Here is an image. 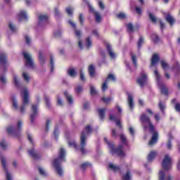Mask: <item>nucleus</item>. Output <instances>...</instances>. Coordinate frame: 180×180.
<instances>
[{"label":"nucleus","mask_w":180,"mask_h":180,"mask_svg":"<svg viewBox=\"0 0 180 180\" xmlns=\"http://www.w3.org/2000/svg\"><path fill=\"white\" fill-rule=\"evenodd\" d=\"M127 30L128 32H133V25L131 23L127 25Z\"/></svg>","instance_id":"obj_64"},{"label":"nucleus","mask_w":180,"mask_h":180,"mask_svg":"<svg viewBox=\"0 0 180 180\" xmlns=\"http://www.w3.org/2000/svg\"><path fill=\"white\" fill-rule=\"evenodd\" d=\"M50 123H51V120L47 119L46 122V131H49V130Z\"/></svg>","instance_id":"obj_52"},{"label":"nucleus","mask_w":180,"mask_h":180,"mask_svg":"<svg viewBox=\"0 0 180 180\" xmlns=\"http://www.w3.org/2000/svg\"><path fill=\"white\" fill-rule=\"evenodd\" d=\"M143 44H144V39L141 37L138 41V49H140Z\"/></svg>","instance_id":"obj_51"},{"label":"nucleus","mask_w":180,"mask_h":180,"mask_svg":"<svg viewBox=\"0 0 180 180\" xmlns=\"http://www.w3.org/2000/svg\"><path fill=\"white\" fill-rule=\"evenodd\" d=\"M79 20L81 25H84V15L83 14H82V13L79 14Z\"/></svg>","instance_id":"obj_62"},{"label":"nucleus","mask_w":180,"mask_h":180,"mask_svg":"<svg viewBox=\"0 0 180 180\" xmlns=\"http://www.w3.org/2000/svg\"><path fill=\"white\" fill-rule=\"evenodd\" d=\"M39 61L41 65H43V64L46 63V58L44 57V55L41 52H39Z\"/></svg>","instance_id":"obj_29"},{"label":"nucleus","mask_w":180,"mask_h":180,"mask_svg":"<svg viewBox=\"0 0 180 180\" xmlns=\"http://www.w3.org/2000/svg\"><path fill=\"white\" fill-rule=\"evenodd\" d=\"M89 72L90 77H94L95 75V66H94V65H90L89 66Z\"/></svg>","instance_id":"obj_33"},{"label":"nucleus","mask_w":180,"mask_h":180,"mask_svg":"<svg viewBox=\"0 0 180 180\" xmlns=\"http://www.w3.org/2000/svg\"><path fill=\"white\" fill-rule=\"evenodd\" d=\"M131 60L135 67H137V59L134 55H131Z\"/></svg>","instance_id":"obj_57"},{"label":"nucleus","mask_w":180,"mask_h":180,"mask_svg":"<svg viewBox=\"0 0 180 180\" xmlns=\"http://www.w3.org/2000/svg\"><path fill=\"white\" fill-rule=\"evenodd\" d=\"M158 61H160V57L158 54H154L151 59L150 68L158 64Z\"/></svg>","instance_id":"obj_21"},{"label":"nucleus","mask_w":180,"mask_h":180,"mask_svg":"<svg viewBox=\"0 0 180 180\" xmlns=\"http://www.w3.org/2000/svg\"><path fill=\"white\" fill-rule=\"evenodd\" d=\"M0 160L1 162V165L6 172V180H12V174L8 171V165L6 164V159L5 158V155L4 154H0Z\"/></svg>","instance_id":"obj_7"},{"label":"nucleus","mask_w":180,"mask_h":180,"mask_svg":"<svg viewBox=\"0 0 180 180\" xmlns=\"http://www.w3.org/2000/svg\"><path fill=\"white\" fill-rule=\"evenodd\" d=\"M65 96L67 98V101L68 102V103H70V105H72V96L71 95H69L68 92L65 91Z\"/></svg>","instance_id":"obj_37"},{"label":"nucleus","mask_w":180,"mask_h":180,"mask_svg":"<svg viewBox=\"0 0 180 180\" xmlns=\"http://www.w3.org/2000/svg\"><path fill=\"white\" fill-rule=\"evenodd\" d=\"M32 114L30 115L31 123L34 122V119L37 117V105H32Z\"/></svg>","instance_id":"obj_13"},{"label":"nucleus","mask_w":180,"mask_h":180,"mask_svg":"<svg viewBox=\"0 0 180 180\" xmlns=\"http://www.w3.org/2000/svg\"><path fill=\"white\" fill-rule=\"evenodd\" d=\"M130 178H131L130 170H127L126 174L123 175L122 179L123 180H130Z\"/></svg>","instance_id":"obj_40"},{"label":"nucleus","mask_w":180,"mask_h":180,"mask_svg":"<svg viewBox=\"0 0 180 180\" xmlns=\"http://www.w3.org/2000/svg\"><path fill=\"white\" fill-rule=\"evenodd\" d=\"M171 140H172V135L171 134H169V141L167 143L168 150H171V148H172V143H171Z\"/></svg>","instance_id":"obj_42"},{"label":"nucleus","mask_w":180,"mask_h":180,"mask_svg":"<svg viewBox=\"0 0 180 180\" xmlns=\"http://www.w3.org/2000/svg\"><path fill=\"white\" fill-rule=\"evenodd\" d=\"M13 82L14 86H15L17 89H22V91H27V87L22 86V84H20V79H19V77L16 76V75H13Z\"/></svg>","instance_id":"obj_9"},{"label":"nucleus","mask_w":180,"mask_h":180,"mask_svg":"<svg viewBox=\"0 0 180 180\" xmlns=\"http://www.w3.org/2000/svg\"><path fill=\"white\" fill-rule=\"evenodd\" d=\"M27 139L30 143H31L32 146H34V142H33V137H32V135L30 134H27Z\"/></svg>","instance_id":"obj_56"},{"label":"nucleus","mask_w":180,"mask_h":180,"mask_svg":"<svg viewBox=\"0 0 180 180\" xmlns=\"http://www.w3.org/2000/svg\"><path fill=\"white\" fill-rule=\"evenodd\" d=\"M160 64L162 65V70H164L165 72L169 70V65L168 64V63H167V61L162 60L160 61Z\"/></svg>","instance_id":"obj_27"},{"label":"nucleus","mask_w":180,"mask_h":180,"mask_svg":"<svg viewBox=\"0 0 180 180\" xmlns=\"http://www.w3.org/2000/svg\"><path fill=\"white\" fill-rule=\"evenodd\" d=\"M50 68H51V72H53L54 71V58L53 56H51L50 58Z\"/></svg>","instance_id":"obj_39"},{"label":"nucleus","mask_w":180,"mask_h":180,"mask_svg":"<svg viewBox=\"0 0 180 180\" xmlns=\"http://www.w3.org/2000/svg\"><path fill=\"white\" fill-rule=\"evenodd\" d=\"M7 81L8 80L6 79V77L0 76V82H1V84H6Z\"/></svg>","instance_id":"obj_54"},{"label":"nucleus","mask_w":180,"mask_h":180,"mask_svg":"<svg viewBox=\"0 0 180 180\" xmlns=\"http://www.w3.org/2000/svg\"><path fill=\"white\" fill-rule=\"evenodd\" d=\"M158 86H159L160 91H168V87H167V86H165V84H159Z\"/></svg>","instance_id":"obj_49"},{"label":"nucleus","mask_w":180,"mask_h":180,"mask_svg":"<svg viewBox=\"0 0 180 180\" xmlns=\"http://www.w3.org/2000/svg\"><path fill=\"white\" fill-rule=\"evenodd\" d=\"M165 20H167V22H168V23H169V25L171 26H172V25H174V23H175V19H174V17H172V15H171V14H167L165 16Z\"/></svg>","instance_id":"obj_24"},{"label":"nucleus","mask_w":180,"mask_h":180,"mask_svg":"<svg viewBox=\"0 0 180 180\" xmlns=\"http://www.w3.org/2000/svg\"><path fill=\"white\" fill-rule=\"evenodd\" d=\"M22 126H23V121L18 120L16 125H9L7 127V132L10 136L13 137L19 138L20 136V132L22 131Z\"/></svg>","instance_id":"obj_5"},{"label":"nucleus","mask_w":180,"mask_h":180,"mask_svg":"<svg viewBox=\"0 0 180 180\" xmlns=\"http://www.w3.org/2000/svg\"><path fill=\"white\" fill-rule=\"evenodd\" d=\"M91 167H92V165H91V163L86 162L81 165V169H82V171H85L86 168H89V167L91 168Z\"/></svg>","instance_id":"obj_36"},{"label":"nucleus","mask_w":180,"mask_h":180,"mask_svg":"<svg viewBox=\"0 0 180 180\" xmlns=\"http://www.w3.org/2000/svg\"><path fill=\"white\" fill-rule=\"evenodd\" d=\"M21 96L22 98V105L20 109V113H25L26 106L29 105V91H23L21 92Z\"/></svg>","instance_id":"obj_6"},{"label":"nucleus","mask_w":180,"mask_h":180,"mask_svg":"<svg viewBox=\"0 0 180 180\" xmlns=\"http://www.w3.org/2000/svg\"><path fill=\"white\" fill-rule=\"evenodd\" d=\"M65 162V150L64 148H60L59 150L58 158L55 159L53 161V167H55V169L59 176H63L64 174V171H63V168L60 166L61 162Z\"/></svg>","instance_id":"obj_3"},{"label":"nucleus","mask_w":180,"mask_h":180,"mask_svg":"<svg viewBox=\"0 0 180 180\" xmlns=\"http://www.w3.org/2000/svg\"><path fill=\"white\" fill-rule=\"evenodd\" d=\"M101 100L103 101L105 103H109L110 102V101H112V98H110V97H108V98L103 97L101 98Z\"/></svg>","instance_id":"obj_53"},{"label":"nucleus","mask_w":180,"mask_h":180,"mask_svg":"<svg viewBox=\"0 0 180 180\" xmlns=\"http://www.w3.org/2000/svg\"><path fill=\"white\" fill-rule=\"evenodd\" d=\"M117 18H118V19H124L126 18V14H124V13H119L117 15Z\"/></svg>","instance_id":"obj_61"},{"label":"nucleus","mask_w":180,"mask_h":180,"mask_svg":"<svg viewBox=\"0 0 180 180\" xmlns=\"http://www.w3.org/2000/svg\"><path fill=\"white\" fill-rule=\"evenodd\" d=\"M149 18L150 19V20L153 22V23H157V18L155 17V15H153L151 13H149Z\"/></svg>","instance_id":"obj_46"},{"label":"nucleus","mask_w":180,"mask_h":180,"mask_svg":"<svg viewBox=\"0 0 180 180\" xmlns=\"http://www.w3.org/2000/svg\"><path fill=\"white\" fill-rule=\"evenodd\" d=\"M147 73H146L144 71H142L137 79V82L139 84H140L141 86H144V85H146L147 83Z\"/></svg>","instance_id":"obj_10"},{"label":"nucleus","mask_w":180,"mask_h":180,"mask_svg":"<svg viewBox=\"0 0 180 180\" xmlns=\"http://www.w3.org/2000/svg\"><path fill=\"white\" fill-rule=\"evenodd\" d=\"M140 122L142 123V126L144 130H146L148 127H149V130L150 133H153L152 138L148 143L149 146H153L157 143L158 140V132L154 131V125L151 123V120H150V117L147 115L146 113H142L140 116Z\"/></svg>","instance_id":"obj_1"},{"label":"nucleus","mask_w":180,"mask_h":180,"mask_svg":"<svg viewBox=\"0 0 180 180\" xmlns=\"http://www.w3.org/2000/svg\"><path fill=\"white\" fill-rule=\"evenodd\" d=\"M68 75H70V77H72V78H75V77H77V72L74 68L69 69L68 70Z\"/></svg>","instance_id":"obj_30"},{"label":"nucleus","mask_w":180,"mask_h":180,"mask_svg":"<svg viewBox=\"0 0 180 180\" xmlns=\"http://www.w3.org/2000/svg\"><path fill=\"white\" fill-rule=\"evenodd\" d=\"M22 54L25 60V67L34 70L35 66L33 60L32 59V55L27 52H23Z\"/></svg>","instance_id":"obj_8"},{"label":"nucleus","mask_w":180,"mask_h":180,"mask_svg":"<svg viewBox=\"0 0 180 180\" xmlns=\"http://www.w3.org/2000/svg\"><path fill=\"white\" fill-rule=\"evenodd\" d=\"M110 120L112 122H115L116 126L120 127V129H122V124L120 123V120H119L116 116L110 115Z\"/></svg>","instance_id":"obj_22"},{"label":"nucleus","mask_w":180,"mask_h":180,"mask_svg":"<svg viewBox=\"0 0 180 180\" xmlns=\"http://www.w3.org/2000/svg\"><path fill=\"white\" fill-rule=\"evenodd\" d=\"M8 26H9L10 30H11V32H13V33H15V32H16L17 28H16V27L15 26V25H13V23L10 22L9 25H8Z\"/></svg>","instance_id":"obj_47"},{"label":"nucleus","mask_w":180,"mask_h":180,"mask_svg":"<svg viewBox=\"0 0 180 180\" xmlns=\"http://www.w3.org/2000/svg\"><path fill=\"white\" fill-rule=\"evenodd\" d=\"M98 116L101 120H103L105 119V109L98 110Z\"/></svg>","instance_id":"obj_38"},{"label":"nucleus","mask_w":180,"mask_h":180,"mask_svg":"<svg viewBox=\"0 0 180 180\" xmlns=\"http://www.w3.org/2000/svg\"><path fill=\"white\" fill-rule=\"evenodd\" d=\"M22 77L25 82H27V84L30 82V79L32 77H30V75H29V73H27V72H22Z\"/></svg>","instance_id":"obj_25"},{"label":"nucleus","mask_w":180,"mask_h":180,"mask_svg":"<svg viewBox=\"0 0 180 180\" xmlns=\"http://www.w3.org/2000/svg\"><path fill=\"white\" fill-rule=\"evenodd\" d=\"M108 84H109V82H106V80H105V82L102 84L101 89L103 91H106V89H108Z\"/></svg>","instance_id":"obj_48"},{"label":"nucleus","mask_w":180,"mask_h":180,"mask_svg":"<svg viewBox=\"0 0 180 180\" xmlns=\"http://www.w3.org/2000/svg\"><path fill=\"white\" fill-rule=\"evenodd\" d=\"M18 18L20 20H27V13H26V11H20L18 14Z\"/></svg>","instance_id":"obj_23"},{"label":"nucleus","mask_w":180,"mask_h":180,"mask_svg":"<svg viewBox=\"0 0 180 180\" xmlns=\"http://www.w3.org/2000/svg\"><path fill=\"white\" fill-rule=\"evenodd\" d=\"M27 153L31 157H32V158H34V160L40 158V155L36 150H34V148L28 150Z\"/></svg>","instance_id":"obj_20"},{"label":"nucleus","mask_w":180,"mask_h":180,"mask_svg":"<svg viewBox=\"0 0 180 180\" xmlns=\"http://www.w3.org/2000/svg\"><path fill=\"white\" fill-rule=\"evenodd\" d=\"M159 180H172V176L168 175L165 177V172L164 170H160L159 172Z\"/></svg>","instance_id":"obj_19"},{"label":"nucleus","mask_w":180,"mask_h":180,"mask_svg":"<svg viewBox=\"0 0 180 180\" xmlns=\"http://www.w3.org/2000/svg\"><path fill=\"white\" fill-rule=\"evenodd\" d=\"M151 39H152L153 41H154V43H158V41H160V38L155 34H153L151 35Z\"/></svg>","instance_id":"obj_44"},{"label":"nucleus","mask_w":180,"mask_h":180,"mask_svg":"<svg viewBox=\"0 0 180 180\" xmlns=\"http://www.w3.org/2000/svg\"><path fill=\"white\" fill-rule=\"evenodd\" d=\"M172 70L175 74H179V72H180V65H179V63H175V65L173 66Z\"/></svg>","instance_id":"obj_31"},{"label":"nucleus","mask_w":180,"mask_h":180,"mask_svg":"<svg viewBox=\"0 0 180 180\" xmlns=\"http://www.w3.org/2000/svg\"><path fill=\"white\" fill-rule=\"evenodd\" d=\"M154 74L156 77V79L157 81H160V78H161V76L160 75V73L158 72V70H155L154 71Z\"/></svg>","instance_id":"obj_55"},{"label":"nucleus","mask_w":180,"mask_h":180,"mask_svg":"<svg viewBox=\"0 0 180 180\" xmlns=\"http://www.w3.org/2000/svg\"><path fill=\"white\" fill-rule=\"evenodd\" d=\"M73 12H74V8L72 7L66 8V13H68V16H72Z\"/></svg>","instance_id":"obj_43"},{"label":"nucleus","mask_w":180,"mask_h":180,"mask_svg":"<svg viewBox=\"0 0 180 180\" xmlns=\"http://www.w3.org/2000/svg\"><path fill=\"white\" fill-rule=\"evenodd\" d=\"M158 108H159L160 110L162 112V113H163V115H164V113H165V108H166L165 103L160 101L159 104H158Z\"/></svg>","instance_id":"obj_35"},{"label":"nucleus","mask_w":180,"mask_h":180,"mask_svg":"<svg viewBox=\"0 0 180 180\" xmlns=\"http://www.w3.org/2000/svg\"><path fill=\"white\" fill-rule=\"evenodd\" d=\"M49 20V15H41L39 16L38 26H42V25H46Z\"/></svg>","instance_id":"obj_14"},{"label":"nucleus","mask_w":180,"mask_h":180,"mask_svg":"<svg viewBox=\"0 0 180 180\" xmlns=\"http://www.w3.org/2000/svg\"><path fill=\"white\" fill-rule=\"evenodd\" d=\"M0 146L3 150H6V148H8V143L6 141H5V140H1L0 141Z\"/></svg>","instance_id":"obj_41"},{"label":"nucleus","mask_w":180,"mask_h":180,"mask_svg":"<svg viewBox=\"0 0 180 180\" xmlns=\"http://www.w3.org/2000/svg\"><path fill=\"white\" fill-rule=\"evenodd\" d=\"M11 100L13 102V108L15 110H18L19 109V105L18 104V100L16 99V97L15 96H13L11 97Z\"/></svg>","instance_id":"obj_26"},{"label":"nucleus","mask_w":180,"mask_h":180,"mask_svg":"<svg viewBox=\"0 0 180 180\" xmlns=\"http://www.w3.org/2000/svg\"><path fill=\"white\" fill-rule=\"evenodd\" d=\"M68 23L70 25L72 29H74L75 36L77 37L78 39H79V37H81V31L77 30V25H75V22H72V20H68Z\"/></svg>","instance_id":"obj_16"},{"label":"nucleus","mask_w":180,"mask_h":180,"mask_svg":"<svg viewBox=\"0 0 180 180\" xmlns=\"http://www.w3.org/2000/svg\"><path fill=\"white\" fill-rule=\"evenodd\" d=\"M174 108H175L176 112H178L179 113H180V103H176L175 104Z\"/></svg>","instance_id":"obj_63"},{"label":"nucleus","mask_w":180,"mask_h":180,"mask_svg":"<svg viewBox=\"0 0 180 180\" xmlns=\"http://www.w3.org/2000/svg\"><path fill=\"white\" fill-rule=\"evenodd\" d=\"M127 103L130 110H133L134 109V101L133 99V95L130 94H128Z\"/></svg>","instance_id":"obj_18"},{"label":"nucleus","mask_w":180,"mask_h":180,"mask_svg":"<svg viewBox=\"0 0 180 180\" xmlns=\"http://www.w3.org/2000/svg\"><path fill=\"white\" fill-rule=\"evenodd\" d=\"M106 82H109L110 81H112V82H115L116 81V76L113 74H110L105 79Z\"/></svg>","instance_id":"obj_34"},{"label":"nucleus","mask_w":180,"mask_h":180,"mask_svg":"<svg viewBox=\"0 0 180 180\" xmlns=\"http://www.w3.org/2000/svg\"><path fill=\"white\" fill-rule=\"evenodd\" d=\"M63 99H61V98H60V96H57V105L63 106Z\"/></svg>","instance_id":"obj_50"},{"label":"nucleus","mask_w":180,"mask_h":180,"mask_svg":"<svg viewBox=\"0 0 180 180\" xmlns=\"http://www.w3.org/2000/svg\"><path fill=\"white\" fill-rule=\"evenodd\" d=\"M162 167L166 171L171 169V158L168 155H165V158L162 162Z\"/></svg>","instance_id":"obj_11"},{"label":"nucleus","mask_w":180,"mask_h":180,"mask_svg":"<svg viewBox=\"0 0 180 180\" xmlns=\"http://www.w3.org/2000/svg\"><path fill=\"white\" fill-rule=\"evenodd\" d=\"M53 36L54 37H60L61 36V31L60 30H57L53 32Z\"/></svg>","instance_id":"obj_60"},{"label":"nucleus","mask_w":180,"mask_h":180,"mask_svg":"<svg viewBox=\"0 0 180 180\" xmlns=\"http://www.w3.org/2000/svg\"><path fill=\"white\" fill-rule=\"evenodd\" d=\"M120 139L122 144H120L117 148H115V143L109 142L107 138H104V141L110 146V153L113 154H117L119 157H124V152H123V146H127V138L124 134H121L120 135Z\"/></svg>","instance_id":"obj_2"},{"label":"nucleus","mask_w":180,"mask_h":180,"mask_svg":"<svg viewBox=\"0 0 180 180\" xmlns=\"http://www.w3.org/2000/svg\"><path fill=\"white\" fill-rule=\"evenodd\" d=\"M155 157H157V152H155V151L150 152V153L148 155V161L149 162H151V161H153V160H154V158H155Z\"/></svg>","instance_id":"obj_28"},{"label":"nucleus","mask_w":180,"mask_h":180,"mask_svg":"<svg viewBox=\"0 0 180 180\" xmlns=\"http://www.w3.org/2000/svg\"><path fill=\"white\" fill-rule=\"evenodd\" d=\"M91 133H92V128L89 125H87L82 132V134L80 136L79 150L82 153V154H85L86 153V150H85V147H86L87 137Z\"/></svg>","instance_id":"obj_4"},{"label":"nucleus","mask_w":180,"mask_h":180,"mask_svg":"<svg viewBox=\"0 0 180 180\" xmlns=\"http://www.w3.org/2000/svg\"><path fill=\"white\" fill-rule=\"evenodd\" d=\"M106 49L108 53V56L111 58V60H115L116 58V53H115V51H113V49H112V46L107 44H106Z\"/></svg>","instance_id":"obj_17"},{"label":"nucleus","mask_w":180,"mask_h":180,"mask_svg":"<svg viewBox=\"0 0 180 180\" xmlns=\"http://www.w3.org/2000/svg\"><path fill=\"white\" fill-rule=\"evenodd\" d=\"M89 8L91 12L94 13L96 22H97V23H101V22H102V16H101V13L98 11H95L91 5H89Z\"/></svg>","instance_id":"obj_15"},{"label":"nucleus","mask_w":180,"mask_h":180,"mask_svg":"<svg viewBox=\"0 0 180 180\" xmlns=\"http://www.w3.org/2000/svg\"><path fill=\"white\" fill-rule=\"evenodd\" d=\"M109 168H110L112 171H114V172H119V171H120V167L119 166H116L112 163H110Z\"/></svg>","instance_id":"obj_32"},{"label":"nucleus","mask_w":180,"mask_h":180,"mask_svg":"<svg viewBox=\"0 0 180 180\" xmlns=\"http://www.w3.org/2000/svg\"><path fill=\"white\" fill-rule=\"evenodd\" d=\"M0 67L6 68L8 67V60H6V55L5 53H0Z\"/></svg>","instance_id":"obj_12"},{"label":"nucleus","mask_w":180,"mask_h":180,"mask_svg":"<svg viewBox=\"0 0 180 180\" xmlns=\"http://www.w3.org/2000/svg\"><path fill=\"white\" fill-rule=\"evenodd\" d=\"M60 131H58V130L57 129H55L54 131H53V135L55 136V139L57 141L58 140V134H59Z\"/></svg>","instance_id":"obj_59"},{"label":"nucleus","mask_w":180,"mask_h":180,"mask_svg":"<svg viewBox=\"0 0 180 180\" xmlns=\"http://www.w3.org/2000/svg\"><path fill=\"white\" fill-rule=\"evenodd\" d=\"M44 99L46 101V106L50 108V98L47 96H44Z\"/></svg>","instance_id":"obj_58"},{"label":"nucleus","mask_w":180,"mask_h":180,"mask_svg":"<svg viewBox=\"0 0 180 180\" xmlns=\"http://www.w3.org/2000/svg\"><path fill=\"white\" fill-rule=\"evenodd\" d=\"M85 46L86 49H89L92 46V41L90 38H86Z\"/></svg>","instance_id":"obj_45"}]
</instances>
